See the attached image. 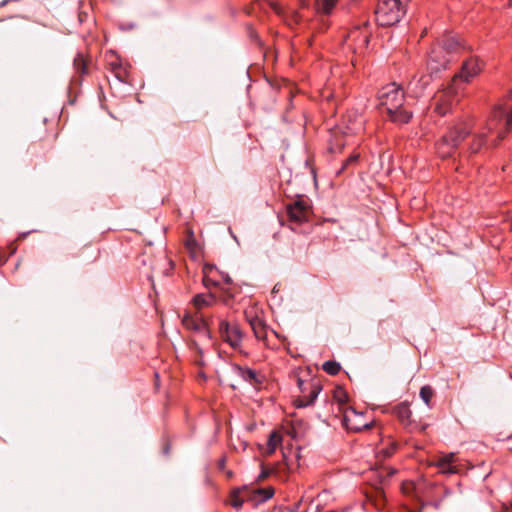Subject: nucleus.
<instances>
[{"instance_id": "f257e3e1", "label": "nucleus", "mask_w": 512, "mask_h": 512, "mask_svg": "<svg viewBox=\"0 0 512 512\" xmlns=\"http://www.w3.org/2000/svg\"><path fill=\"white\" fill-rule=\"evenodd\" d=\"M378 100L381 106L387 110L389 118L397 124H407L413 112L405 104V93L401 86L396 83H389L378 91Z\"/></svg>"}, {"instance_id": "f03ea898", "label": "nucleus", "mask_w": 512, "mask_h": 512, "mask_svg": "<svg viewBox=\"0 0 512 512\" xmlns=\"http://www.w3.org/2000/svg\"><path fill=\"white\" fill-rule=\"evenodd\" d=\"M274 493L275 490L272 486L259 488L243 485L231 490L227 503L236 511H239L245 502L257 506L271 499Z\"/></svg>"}, {"instance_id": "7ed1b4c3", "label": "nucleus", "mask_w": 512, "mask_h": 512, "mask_svg": "<svg viewBox=\"0 0 512 512\" xmlns=\"http://www.w3.org/2000/svg\"><path fill=\"white\" fill-rule=\"evenodd\" d=\"M463 49V44L460 42L459 38L453 34L444 35L438 42L435 44L428 58V66L432 71L439 72L442 69L447 68V60L439 57V53H447V55L451 56L453 60L459 55V53Z\"/></svg>"}, {"instance_id": "20e7f679", "label": "nucleus", "mask_w": 512, "mask_h": 512, "mask_svg": "<svg viewBox=\"0 0 512 512\" xmlns=\"http://www.w3.org/2000/svg\"><path fill=\"white\" fill-rule=\"evenodd\" d=\"M471 133V127L467 123H459L449 128L436 144L439 157L445 159L451 157L466 137Z\"/></svg>"}, {"instance_id": "39448f33", "label": "nucleus", "mask_w": 512, "mask_h": 512, "mask_svg": "<svg viewBox=\"0 0 512 512\" xmlns=\"http://www.w3.org/2000/svg\"><path fill=\"white\" fill-rule=\"evenodd\" d=\"M405 13L399 0H380L375 10L376 21L383 27L397 24Z\"/></svg>"}, {"instance_id": "423d86ee", "label": "nucleus", "mask_w": 512, "mask_h": 512, "mask_svg": "<svg viewBox=\"0 0 512 512\" xmlns=\"http://www.w3.org/2000/svg\"><path fill=\"white\" fill-rule=\"evenodd\" d=\"M371 32L369 24L365 22L362 26H356L347 34L344 45L356 54H362L369 43Z\"/></svg>"}, {"instance_id": "0eeeda50", "label": "nucleus", "mask_w": 512, "mask_h": 512, "mask_svg": "<svg viewBox=\"0 0 512 512\" xmlns=\"http://www.w3.org/2000/svg\"><path fill=\"white\" fill-rule=\"evenodd\" d=\"M286 212L291 224H302L309 221L312 213L310 200L304 197H298L293 202L286 205Z\"/></svg>"}, {"instance_id": "6e6552de", "label": "nucleus", "mask_w": 512, "mask_h": 512, "mask_svg": "<svg viewBox=\"0 0 512 512\" xmlns=\"http://www.w3.org/2000/svg\"><path fill=\"white\" fill-rule=\"evenodd\" d=\"M211 320L212 317H205L200 312L195 314L185 313L182 318V325L190 331L201 333L208 341H212Z\"/></svg>"}, {"instance_id": "1a4fd4ad", "label": "nucleus", "mask_w": 512, "mask_h": 512, "mask_svg": "<svg viewBox=\"0 0 512 512\" xmlns=\"http://www.w3.org/2000/svg\"><path fill=\"white\" fill-rule=\"evenodd\" d=\"M220 338L233 349H239L243 339V332L236 323L231 324L225 319H220L218 324Z\"/></svg>"}, {"instance_id": "9d476101", "label": "nucleus", "mask_w": 512, "mask_h": 512, "mask_svg": "<svg viewBox=\"0 0 512 512\" xmlns=\"http://www.w3.org/2000/svg\"><path fill=\"white\" fill-rule=\"evenodd\" d=\"M297 385L302 393L306 392L305 383L301 378L297 379ZM321 391V386L319 383L314 382L310 384V389L307 395L303 394L300 398L296 400V406L299 408L310 406L314 403L317 396Z\"/></svg>"}, {"instance_id": "9b49d317", "label": "nucleus", "mask_w": 512, "mask_h": 512, "mask_svg": "<svg viewBox=\"0 0 512 512\" xmlns=\"http://www.w3.org/2000/svg\"><path fill=\"white\" fill-rule=\"evenodd\" d=\"M482 70V62L477 57H470L462 64L460 73L455 78H461L465 82H469L473 77L478 75Z\"/></svg>"}, {"instance_id": "f8f14e48", "label": "nucleus", "mask_w": 512, "mask_h": 512, "mask_svg": "<svg viewBox=\"0 0 512 512\" xmlns=\"http://www.w3.org/2000/svg\"><path fill=\"white\" fill-rule=\"evenodd\" d=\"M427 68L429 70L428 74L416 75L409 83V89L416 97H419L424 93L425 89L429 86V84L432 81L433 74L437 73L435 71H432L428 65Z\"/></svg>"}, {"instance_id": "ddd939ff", "label": "nucleus", "mask_w": 512, "mask_h": 512, "mask_svg": "<svg viewBox=\"0 0 512 512\" xmlns=\"http://www.w3.org/2000/svg\"><path fill=\"white\" fill-rule=\"evenodd\" d=\"M344 123L346 124L345 133L356 134L363 130L364 118L358 110L351 109L346 112Z\"/></svg>"}, {"instance_id": "4468645a", "label": "nucleus", "mask_w": 512, "mask_h": 512, "mask_svg": "<svg viewBox=\"0 0 512 512\" xmlns=\"http://www.w3.org/2000/svg\"><path fill=\"white\" fill-rule=\"evenodd\" d=\"M456 459L455 453L442 454L431 465L437 467L441 474L451 475L458 472V468L455 465Z\"/></svg>"}, {"instance_id": "2eb2a0df", "label": "nucleus", "mask_w": 512, "mask_h": 512, "mask_svg": "<svg viewBox=\"0 0 512 512\" xmlns=\"http://www.w3.org/2000/svg\"><path fill=\"white\" fill-rule=\"evenodd\" d=\"M233 370L239 377L251 385L256 386L262 383L260 375L251 368L242 367L238 364H235L233 365Z\"/></svg>"}, {"instance_id": "dca6fc26", "label": "nucleus", "mask_w": 512, "mask_h": 512, "mask_svg": "<svg viewBox=\"0 0 512 512\" xmlns=\"http://www.w3.org/2000/svg\"><path fill=\"white\" fill-rule=\"evenodd\" d=\"M246 319L249 322L254 335L259 340H264L267 335V327L261 318L258 316H250L248 312H245Z\"/></svg>"}, {"instance_id": "f3484780", "label": "nucleus", "mask_w": 512, "mask_h": 512, "mask_svg": "<svg viewBox=\"0 0 512 512\" xmlns=\"http://www.w3.org/2000/svg\"><path fill=\"white\" fill-rule=\"evenodd\" d=\"M271 8L290 27L297 25L300 21V15L295 11L287 13L280 5L276 3H272Z\"/></svg>"}, {"instance_id": "a211bd4d", "label": "nucleus", "mask_w": 512, "mask_h": 512, "mask_svg": "<svg viewBox=\"0 0 512 512\" xmlns=\"http://www.w3.org/2000/svg\"><path fill=\"white\" fill-rule=\"evenodd\" d=\"M216 302V297L213 294H197L193 297L192 303L197 309V312L204 307L213 305Z\"/></svg>"}, {"instance_id": "6ab92c4d", "label": "nucleus", "mask_w": 512, "mask_h": 512, "mask_svg": "<svg viewBox=\"0 0 512 512\" xmlns=\"http://www.w3.org/2000/svg\"><path fill=\"white\" fill-rule=\"evenodd\" d=\"M393 414L403 423L408 424L411 416L410 406L406 402L396 405Z\"/></svg>"}, {"instance_id": "aec40b11", "label": "nucleus", "mask_w": 512, "mask_h": 512, "mask_svg": "<svg viewBox=\"0 0 512 512\" xmlns=\"http://www.w3.org/2000/svg\"><path fill=\"white\" fill-rule=\"evenodd\" d=\"M345 145H346V143L343 140V137L337 131H335L332 134V137L329 141L328 149L331 153H339L342 151V149L345 147Z\"/></svg>"}, {"instance_id": "412c9836", "label": "nucleus", "mask_w": 512, "mask_h": 512, "mask_svg": "<svg viewBox=\"0 0 512 512\" xmlns=\"http://www.w3.org/2000/svg\"><path fill=\"white\" fill-rule=\"evenodd\" d=\"M338 0H315V6L319 13L328 15L336 6Z\"/></svg>"}, {"instance_id": "4be33fe9", "label": "nucleus", "mask_w": 512, "mask_h": 512, "mask_svg": "<svg viewBox=\"0 0 512 512\" xmlns=\"http://www.w3.org/2000/svg\"><path fill=\"white\" fill-rule=\"evenodd\" d=\"M73 67L76 73L85 75L88 73L87 62L82 53H77L73 60Z\"/></svg>"}, {"instance_id": "5701e85b", "label": "nucleus", "mask_w": 512, "mask_h": 512, "mask_svg": "<svg viewBox=\"0 0 512 512\" xmlns=\"http://www.w3.org/2000/svg\"><path fill=\"white\" fill-rule=\"evenodd\" d=\"M486 141V135L485 134H478L476 135L471 144L469 145L468 151L470 154H476L484 145Z\"/></svg>"}, {"instance_id": "b1692460", "label": "nucleus", "mask_w": 512, "mask_h": 512, "mask_svg": "<svg viewBox=\"0 0 512 512\" xmlns=\"http://www.w3.org/2000/svg\"><path fill=\"white\" fill-rule=\"evenodd\" d=\"M420 398L423 400V402L426 404L428 408L432 407L431 400L434 396V390L430 385H425L421 387L420 389Z\"/></svg>"}, {"instance_id": "393cba45", "label": "nucleus", "mask_w": 512, "mask_h": 512, "mask_svg": "<svg viewBox=\"0 0 512 512\" xmlns=\"http://www.w3.org/2000/svg\"><path fill=\"white\" fill-rule=\"evenodd\" d=\"M323 370L329 375H337L340 372L341 366L338 362L329 360L323 363Z\"/></svg>"}, {"instance_id": "a878e982", "label": "nucleus", "mask_w": 512, "mask_h": 512, "mask_svg": "<svg viewBox=\"0 0 512 512\" xmlns=\"http://www.w3.org/2000/svg\"><path fill=\"white\" fill-rule=\"evenodd\" d=\"M115 78L122 83L128 82V69L127 66L122 64L112 71Z\"/></svg>"}, {"instance_id": "bb28decb", "label": "nucleus", "mask_w": 512, "mask_h": 512, "mask_svg": "<svg viewBox=\"0 0 512 512\" xmlns=\"http://www.w3.org/2000/svg\"><path fill=\"white\" fill-rule=\"evenodd\" d=\"M106 59L108 68L111 72L115 70L118 66L123 64L119 57L112 51L106 55Z\"/></svg>"}, {"instance_id": "cd10ccee", "label": "nucleus", "mask_w": 512, "mask_h": 512, "mask_svg": "<svg viewBox=\"0 0 512 512\" xmlns=\"http://www.w3.org/2000/svg\"><path fill=\"white\" fill-rule=\"evenodd\" d=\"M190 349L199 355V358L195 359V363L198 366H203L204 365V361L202 359L203 358V350L200 347V345L196 341L193 340L190 342Z\"/></svg>"}, {"instance_id": "c85d7f7f", "label": "nucleus", "mask_w": 512, "mask_h": 512, "mask_svg": "<svg viewBox=\"0 0 512 512\" xmlns=\"http://www.w3.org/2000/svg\"><path fill=\"white\" fill-rule=\"evenodd\" d=\"M450 110V105L446 102V100L439 99L438 103L435 107V112L441 116H444Z\"/></svg>"}, {"instance_id": "c756f323", "label": "nucleus", "mask_w": 512, "mask_h": 512, "mask_svg": "<svg viewBox=\"0 0 512 512\" xmlns=\"http://www.w3.org/2000/svg\"><path fill=\"white\" fill-rule=\"evenodd\" d=\"M359 159V154H353L349 156L344 164L342 165L341 169L337 172V174H341L344 170H346L350 165L356 163Z\"/></svg>"}, {"instance_id": "7c9ffc66", "label": "nucleus", "mask_w": 512, "mask_h": 512, "mask_svg": "<svg viewBox=\"0 0 512 512\" xmlns=\"http://www.w3.org/2000/svg\"><path fill=\"white\" fill-rule=\"evenodd\" d=\"M396 473L395 469L385 468L383 471L379 473V482L384 483L386 480L391 478Z\"/></svg>"}, {"instance_id": "2f4dec72", "label": "nucleus", "mask_w": 512, "mask_h": 512, "mask_svg": "<svg viewBox=\"0 0 512 512\" xmlns=\"http://www.w3.org/2000/svg\"><path fill=\"white\" fill-rule=\"evenodd\" d=\"M333 397L340 404H343L347 401V394L342 388L336 389L334 391Z\"/></svg>"}, {"instance_id": "473e14b6", "label": "nucleus", "mask_w": 512, "mask_h": 512, "mask_svg": "<svg viewBox=\"0 0 512 512\" xmlns=\"http://www.w3.org/2000/svg\"><path fill=\"white\" fill-rule=\"evenodd\" d=\"M344 421H345L346 426L349 429L354 430V431H360L363 428L364 429H368L369 428V424H367V423L362 424V425H350V418L347 415H345Z\"/></svg>"}, {"instance_id": "72a5a7b5", "label": "nucleus", "mask_w": 512, "mask_h": 512, "mask_svg": "<svg viewBox=\"0 0 512 512\" xmlns=\"http://www.w3.org/2000/svg\"><path fill=\"white\" fill-rule=\"evenodd\" d=\"M397 449V445L395 443H392L390 447L382 448L379 453L383 454L385 458L390 457L393 455L395 450Z\"/></svg>"}, {"instance_id": "f704fd0d", "label": "nucleus", "mask_w": 512, "mask_h": 512, "mask_svg": "<svg viewBox=\"0 0 512 512\" xmlns=\"http://www.w3.org/2000/svg\"><path fill=\"white\" fill-rule=\"evenodd\" d=\"M281 442V436L278 435L277 433L273 432L270 437H269V441H268V445L271 446L273 449L275 448V446Z\"/></svg>"}, {"instance_id": "c9c22d12", "label": "nucleus", "mask_w": 512, "mask_h": 512, "mask_svg": "<svg viewBox=\"0 0 512 512\" xmlns=\"http://www.w3.org/2000/svg\"><path fill=\"white\" fill-rule=\"evenodd\" d=\"M203 284L206 288L215 287L218 285V282L209 277V275H203Z\"/></svg>"}, {"instance_id": "e433bc0d", "label": "nucleus", "mask_w": 512, "mask_h": 512, "mask_svg": "<svg viewBox=\"0 0 512 512\" xmlns=\"http://www.w3.org/2000/svg\"><path fill=\"white\" fill-rule=\"evenodd\" d=\"M215 269V266L212 264H205L203 266V275H209L212 270Z\"/></svg>"}, {"instance_id": "4c0bfd02", "label": "nucleus", "mask_w": 512, "mask_h": 512, "mask_svg": "<svg viewBox=\"0 0 512 512\" xmlns=\"http://www.w3.org/2000/svg\"><path fill=\"white\" fill-rule=\"evenodd\" d=\"M439 57L440 59L443 58V59H446L447 60V66L449 65L450 62L453 61V59L451 58V56L447 55V53H439Z\"/></svg>"}, {"instance_id": "58836bf2", "label": "nucleus", "mask_w": 512, "mask_h": 512, "mask_svg": "<svg viewBox=\"0 0 512 512\" xmlns=\"http://www.w3.org/2000/svg\"><path fill=\"white\" fill-rule=\"evenodd\" d=\"M186 245L188 248H193L196 245L195 239L191 237L189 240H187Z\"/></svg>"}, {"instance_id": "ea45409f", "label": "nucleus", "mask_w": 512, "mask_h": 512, "mask_svg": "<svg viewBox=\"0 0 512 512\" xmlns=\"http://www.w3.org/2000/svg\"><path fill=\"white\" fill-rule=\"evenodd\" d=\"M376 495L377 497L384 498V490L382 487H376Z\"/></svg>"}, {"instance_id": "a19ab883", "label": "nucleus", "mask_w": 512, "mask_h": 512, "mask_svg": "<svg viewBox=\"0 0 512 512\" xmlns=\"http://www.w3.org/2000/svg\"><path fill=\"white\" fill-rule=\"evenodd\" d=\"M267 476H268V472L265 470H262V472L258 476V480H264Z\"/></svg>"}, {"instance_id": "79ce46f5", "label": "nucleus", "mask_w": 512, "mask_h": 512, "mask_svg": "<svg viewBox=\"0 0 512 512\" xmlns=\"http://www.w3.org/2000/svg\"><path fill=\"white\" fill-rule=\"evenodd\" d=\"M223 280L225 281L226 284H230L232 282V279L228 274L223 275Z\"/></svg>"}, {"instance_id": "37998d69", "label": "nucleus", "mask_w": 512, "mask_h": 512, "mask_svg": "<svg viewBox=\"0 0 512 512\" xmlns=\"http://www.w3.org/2000/svg\"><path fill=\"white\" fill-rule=\"evenodd\" d=\"M411 0H399L400 4L406 8L407 4L410 2Z\"/></svg>"}, {"instance_id": "c03bdc74", "label": "nucleus", "mask_w": 512, "mask_h": 512, "mask_svg": "<svg viewBox=\"0 0 512 512\" xmlns=\"http://www.w3.org/2000/svg\"><path fill=\"white\" fill-rule=\"evenodd\" d=\"M301 6L305 7L308 5V0H300Z\"/></svg>"}, {"instance_id": "a18cd8bd", "label": "nucleus", "mask_w": 512, "mask_h": 512, "mask_svg": "<svg viewBox=\"0 0 512 512\" xmlns=\"http://www.w3.org/2000/svg\"><path fill=\"white\" fill-rule=\"evenodd\" d=\"M6 3H7V0L2 1V2L0 3V7H3L4 5H6Z\"/></svg>"}, {"instance_id": "49530a36", "label": "nucleus", "mask_w": 512, "mask_h": 512, "mask_svg": "<svg viewBox=\"0 0 512 512\" xmlns=\"http://www.w3.org/2000/svg\"><path fill=\"white\" fill-rule=\"evenodd\" d=\"M504 136H505V134H500V135H499L500 139H503V138H504Z\"/></svg>"}, {"instance_id": "de8ad7c7", "label": "nucleus", "mask_w": 512, "mask_h": 512, "mask_svg": "<svg viewBox=\"0 0 512 512\" xmlns=\"http://www.w3.org/2000/svg\"><path fill=\"white\" fill-rule=\"evenodd\" d=\"M352 412H353V414H354L355 416H359V415L356 413V411L352 410Z\"/></svg>"}]
</instances>
